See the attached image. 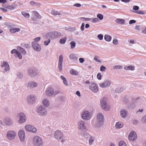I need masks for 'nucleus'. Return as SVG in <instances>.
I'll return each mask as SVG.
<instances>
[{
  "mask_svg": "<svg viewBox=\"0 0 146 146\" xmlns=\"http://www.w3.org/2000/svg\"><path fill=\"white\" fill-rule=\"evenodd\" d=\"M54 137L56 139H59L60 141L62 143L66 141L67 139L63 135V133L60 130H57L54 133Z\"/></svg>",
  "mask_w": 146,
  "mask_h": 146,
  "instance_id": "nucleus-1",
  "label": "nucleus"
},
{
  "mask_svg": "<svg viewBox=\"0 0 146 146\" xmlns=\"http://www.w3.org/2000/svg\"><path fill=\"white\" fill-rule=\"evenodd\" d=\"M61 35V33L58 32H52L46 34L45 37L46 38H49L54 39L60 36Z\"/></svg>",
  "mask_w": 146,
  "mask_h": 146,
  "instance_id": "nucleus-2",
  "label": "nucleus"
},
{
  "mask_svg": "<svg viewBox=\"0 0 146 146\" xmlns=\"http://www.w3.org/2000/svg\"><path fill=\"white\" fill-rule=\"evenodd\" d=\"M33 144L35 146H41L42 144L41 138L38 136L35 137L33 139Z\"/></svg>",
  "mask_w": 146,
  "mask_h": 146,
  "instance_id": "nucleus-3",
  "label": "nucleus"
},
{
  "mask_svg": "<svg viewBox=\"0 0 146 146\" xmlns=\"http://www.w3.org/2000/svg\"><path fill=\"white\" fill-rule=\"evenodd\" d=\"M106 98L105 97L102 99L101 100V105L102 108L105 110L107 111L110 110V107L109 105H107L106 104Z\"/></svg>",
  "mask_w": 146,
  "mask_h": 146,
  "instance_id": "nucleus-4",
  "label": "nucleus"
},
{
  "mask_svg": "<svg viewBox=\"0 0 146 146\" xmlns=\"http://www.w3.org/2000/svg\"><path fill=\"white\" fill-rule=\"evenodd\" d=\"M104 119V116L102 113H99L97 115V120L98 121V126H100L103 124Z\"/></svg>",
  "mask_w": 146,
  "mask_h": 146,
  "instance_id": "nucleus-5",
  "label": "nucleus"
},
{
  "mask_svg": "<svg viewBox=\"0 0 146 146\" xmlns=\"http://www.w3.org/2000/svg\"><path fill=\"white\" fill-rule=\"evenodd\" d=\"M16 135V133L15 131L11 130L7 132V136L9 139L12 140L15 138Z\"/></svg>",
  "mask_w": 146,
  "mask_h": 146,
  "instance_id": "nucleus-6",
  "label": "nucleus"
},
{
  "mask_svg": "<svg viewBox=\"0 0 146 146\" xmlns=\"http://www.w3.org/2000/svg\"><path fill=\"white\" fill-rule=\"evenodd\" d=\"M82 118L85 120H88L90 119L91 117L90 113L87 111H85L83 112L82 114Z\"/></svg>",
  "mask_w": 146,
  "mask_h": 146,
  "instance_id": "nucleus-7",
  "label": "nucleus"
},
{
  "mask_svg": "<svg viewBox=\"0 0 146 146\" xmlns=\"http://www.w3.org/2000/svg\"><path fill=\"white\" fill-rule=\"evenodd\" d=\"M37 111L40 115H45L47 113L45 108L42 106H40L37 109Z\"/></svg>",
  "mask_w": 146,
  "mask_h": 146,
  "instance_id": "nucleus-8",
  "label": "nucleus"
},
{
  "mask_svg": "<svg viewBox=\"0 0 146 146\" xmlns=\"http://www.w3.org/2000/svg\"><path fill=\"white\" fill-rule=\"evenodd\" d=\"M19 120L18 122L20 123L25 122L26 120V116L25 115L22 113H19Z\"/></svg>",
  "mask_w": 146,
  "mask_h": 146,
  "instance_id": "nucleus-9",
  "label": "nucleus"
},
{
  "mask_svg": "<svg viewBox=\"0 0 146 146\" xmlns=\"http://www.w3.org/2000/svg\"><path fill=\"white\" fill-rule=\"evenodd\" d=\"M137 135L136 133L133 131H132L129 134L128 139L131 141H135L137 138Z\"/></svg>",
  "mask_w": 146,
  "mask_h": 146,
  "instance_id": "nucleus-10",
  "label": "nucleus"
},
{
  "mask_svg": "<svg viewBox=\"0 0 146 146\" xmlns=\"http://www.w3.org/2000/svg\"><path fill=\"white\" fill-rule=\"evenodd\" d=\"M26 130L33 132H35L36 131V128L34 126L29 125H27L25 126Z\"/></svg>",
  "mask_w": 146,
  "mask_h": 146,
  "instance_id": "nucleus-11",
  "label": "nucleus"
},
{
  "mask_svg": "<svg viewBox=\"0 0 146 146\" xmlns=\"http://www.w3.org/2000/svg\"><path fill=\"white\" fill-rule=\"evenodd\" d=\"M34 49L37 51H40L41 49L40 46L38 43L36 42H33L32 43Z\"/></svg>",
  "mask_w": 146,
  "mask_h": 146,
  "instance_id": "nucleus-12",
  "label": "nucleus"
},
{
  "mask_svg": "<svg viewBox=\"0 0 146 146\" xmlns=\"http://www.w3.org/2000/svg\"><path fill=\"white\" fill-rule=\"evenodd\" d=\"M90 88L92 92L95 93L97 92L98 90V86L95 84H91L90 86Z\"/></svg>",
  "mask_w": 146,
  "mask_h": 146,
  "instance_id": "nucleus-13",
  "label": "nucleus"
},
{
  "mask_svg": "<svg viewBox=\"0 0 146 146\" xmlns=\"http://www.w3.org/2000/svg\"><path fill=\"white\" fill-rule=\"evenodd\" d=\"M111 84L110 81H106L100 84L99 86L102 88H105L109 86Z\"/></svg>",
  "mask_w": 146,
  "mask_h": 146,
  "instance_id": "nucleus-14",
  "label": "nucleus"
},
{
  "mask_svg": "<svg viewBox=\"0 0 146 146\" xmlns=\"http://www.w3.org/2000/svg\"><path fill=\"white\" fill-rule=\"evenodd\" d=\"M37 72L36 69H30L29 71L28 74L31 77L35 76L36 75Z\"/></svg>",
  "mask_w": 146,
  "mask_h": 146,
  "instance_id": "nucleus-15",
  "label": "nucleus"
},
{
  "mask_svg": "<svg viewBox=\"0 0 146 146\" xmlns=\"http://www.w3.org/2000/svg\"><path fill=\"white\" fill-rule=\"evenodd\" d=\"M46 94L48 96H52L54 94L53 89L51 88H48L46 90Z\"/></svg>",
  "mask_w": 146,
  "mask_h": 146,
  "instance_id": "nucleus-16",
  "label": "nucleus"
},
{
  "mask_svg": "<svg viewBox=\"0 0 146 146\" xmlns=\"http://www.w3.org/2000/svg\"><path fill=\"white\" fill-rule=\"evenodd\" d=\"M63 57L62 55H60L59 57L58 68L59 70L61 71L62 70V62Z\"/></svg>",
  "mask_w": 146,
  "mask_h": 146,
  "instance_id": "nucleus-17",
  "label": "nucleus"
},
{
  "mask_svg": "<svg viewBox=\"0 0 146 146\" xmlns=\"http://www.w3.org/2000/svg\"><path fill=\"white\" fill-rule=\"evenodd\" d=\"M28 102L29 104H33L35 100V98L33 95L29 96L27 98Z\"/></svg>",
  "mask_w": 146,
  "mask_h": 146,
  "instance_id": "nucleus-18",
  "label": "nucleus"
},
{
  "mask_svg": "<svg viewBox=\"0 0 146 146\" xmlns=\"http://www.w3.org/2000/svg\"><path fill=\"white\" fill-rule=\"evenodd\" d=\"M19 135L20 140L22 141L25 139V132L23 130H21L19 132Z\"/></svg>",
  "mask_w": 146,
  "mask_h": 146,
  "instance_id": "nucleus-19",
  "label": "nucleus"
},
{
  "mask_svg": "<svg viewBox=\"0 0 146 146\" xmlns=\"http://www.w3.org/2000/svg\"><path fill=\"white\" fill-rule=\"evenodd\" d=\"M1 66L2 67H5V70L6 71L9 70V65L7 62L6 61L3 62V64L1 65Z\"/></svg>",
  "mask_w": 146,
  "mask_h": 146,
  "instance_id": "nucleus-20",
  "label": "nucleus"
},
{
  "mask_svg": "<svg viewBox=\"0 0 146 146\" xmlns=\"http://www.w3.org/2000/svg\"><path fill=\"white\" fill-rule=\"evenodd\" d=\"M84 122L83 121H81L79 122L78 128L80 129H85V127L84 125Z\"/></svg>",
  "mask_w": 146,
  "mask_h": 146,
  "instance_id": "nucleus-21",
  "label": "nucleus"
},
{
  "mask_svg": "<svg viewBox=\"0 0 146 146\" xmlns=\"http://www.w3.org/2000/svg\"><path fill=\"white\" fill-rule=\"evenodd\" d=\"M37 84L34 82H29L28 84V86L30 88H33L37 86Z\"/></svg>",
  "mask_w": 146,
  "mask_h": 146,
  "instance_id": "nucleus-22",
  "label": "nucleus"
},
{
  "mask_svg": "<svg viewBox=\"0 0 146 146\" xmlns=\"http://www.w3.org/2000/svg\"><path fill=\"white\" fill-rule=\"evenodd\" d=\"M115 21L116 23L121 25H123L125 23V20L122 19H117Z\"/></svg>",
  "mask_w": 146,
  "mask_h": 146,
  "instance_id": "nucleus-23",
  "label": "nucleus"
},
{
  "mask_svg": "<svg viewBox=\"0 0 146 146\" xmlns=\"http://www.w3.org/2000/svg\"><path fill=\"white\" fill-rule=\"evenodd\" d=\"M32 12L33 15L36 17L40 19L42 18L41 16L36 11H32Z\"/></svg>",
  "mask_w": 146,
  "mask_h": 146,
  "instance_id": "nucleus-24",
  "label": "nucleus"
},
{
  "mask_svg": "<svg viewBox=\"0 0 146 146\" xmlns=\"http://www.w3.org/2000/svg\"><path fill=\"white\" fill-rule=\"evenodd\" d=\"M123 126V124L120 122H117L115 125V127L117 128H120Z\"/></svg>",
  "mask_w": 146,
  "mask_h": 146,
  "instance_id": "nucleus-25",
  "label": "nucleus"
},
{
  "mask_svg": "<svg viewBox=\"0 0 146 146\" xmlns=\"http://www.w3.org/2000/svg\"><path fill=\"white\" fill-rule=\"evenodd\" d=\"M124 68L125 70H133L135 69L134 67L132 66H125Z\"/></svg>",
  "mask_w": 146,
  "mask_h": 146,
  "instance_id": "nucleus-26",
  "label": "nucleus"
},
{
  "mask_svg": "<svg viewBox=\"0 0 146 146\" xmlns=\"http://www.w3.org/2000/svg\"><path fill=\"white\" fill-rule=\"evenodd\" d=\"M20 31L19 28H16L10 29V32L12 33H14L16 32H18Z\"/></svg>",
  "mask_w": 146,
  "mask_h": 146,
  "instance_id": "nucleus-27",
  "label": "nucleus"
},
{
  "mask_svg": "<svg viewBox=\"0 0 146 146\" xmlns=\"http://www.w3.org/2000/svg\"><path fill=\"white\" fill-rule=\"evenodd\" d=\"M5 123L7 125H10L12 123V121L10 119L7 118L5 120Z\"/></svg>",
  "mask_w": 146,
  "mask_h": 146,
  "instance_id": "nucleus-28",
  "label": "nucleus"
},
{
  "mask_svg": "<svg viewBox=\"0 0 146 146\" xmlns=\"http://www.w3.org/2000/svg\"><path fill=\"white\" fill-rule=\"evenodd\" d=\"M70 74L73 75H77L78 74V72L77 71L74 70L73 69H72L70 70Z\"/></svg>",
  "mask_w": 146,
  "mask_h": 146,
  "instance_id": "nucleus-29",
  "label": "nucleus"
},
{
  "mask_svg": "<svg viewBox=\"0 0 146 146\" xmlns=\"http://www.w3.org/2000/svg\"><path fill=\"white\" fill-rule=\"evenodd\" d=\"M105 40L108 42L110 41L111 39V36L108 35H105L104 36Z\"/></svg>",
  "mask_w": 146,
  "mask_h": 146,
  "instance_id": "nucleus-30",
  "label": "nucleus"
},
{
  "mask_svg": "<svg viewBox=\"0 0 146 146\" xmlns=\"http://www.w3.org/2000/svg\"><path fill=\"white\" fill-rule=\"evenodd\" d=\"M22 14L25 17L28 18L30 17L29 14L25 12V11H23L21 12Z\"/></svg>",
  "mask_w": 146,
  "mask_h": 146,
  "instance_id": "nucleus-31",
  "label": "nucleus"
},
{
  "mask_svg": "<svg viewBox=\"0 0 146 146\" xmlns=\"http://www.w3.org/2000/svg\"><path fill=\"white\" fill-rule=\"evenodd\" d=\"M43 104L45 106H48L49 104V102L48 100L46 99L44 100L42 102Z\"/></svg>",
  "mask_w": 146,
  "mask_h": 146,
  "instance_id": "nucleus-32",
  "label": "nucleus"
},
{
  "mask_svg": "<svg viewBox=\"0 0 146 146\" xmlns=\"http://www.w3.org/2000/svg\"><path fill=\"white\" fill-rule=\"evenodd\" d=\"M19 49L20 50V52L23 54L25 55L26 54V52L25 51L22 47H19Z\"/></svg>",
  "mask_w": 146,
  "mask_h": 146,
  "instance_id": "nucleus-33",
  "label": "nucleus"
},
{
  "mask_svg": "<svg viewBox=\"0 0 146 146\" xmlns=\"http://www.w3.org/2000/svg\"><path fill=\"white\" fill-rule=\"evenodd\" d=\"M66 37H64L60 39V43L61 44H64L66 42Z\"/></svg>",
  "mask_w": 146,
  "mask_h": 146,
  "instance_id": "nucleus-34",
  "label": "nucleus"
},
{
  "mask_svg": "<svg viewBox=\"0 0 146 146\" xmlns=\"http://www.w3.org/2000/svg\"><path fill=\"white\" fill-rule=\"evenodd\" d=\"M127 111L125 110H123L121 111V115L123 117H124L126 114Z\"/></svg>",
  "mask_w": 146,
  "mask_h": 146,
  "instance_id": "nucleus-35",
  "label": "nucleus"
},
{
  "mask_svg": "<svg viewBox=\"0 0 146 146\" xmlns=\"http://www.w3.org/2000/svg\"><path fill=\"white\" fill-rule=\"evenodd\" d=\"M51 13L54 15H60V13L57 11L55 10H52L51 11Z\"/></svg>",
  "mask_w": 146,
  "mask_h": 146,
  "instance_id": "nucleus-36",
  "label": "nucleus"
},
{
  "mask_svg": "<svg viewBox=\"0 0 146 146\" xmlns=\"http://www.w3.org/2000/svg\"><path fill=\"white\" fill-rule=\"evenodd\" d=\"M70 58L74 60H76L77 59L76 55L74 54H71L70 55Z\"/></svg>",
  "mask_w": 146,
  "mask_h": 146,
  "instance_id": "nucleus-37",
  "label": "nucleus"
},
{
  "mask_svg": "<svg viewBox=\"0 0 146 146\" xmlns=\"http://www.w3.org/2000/svg\"><path fill=\"white\" fill-rule=\"evenodd\" d=\"M119 146H127L126 143L123 141H120L119 143Z\"/></svg>",
  "mask_w": 146,
  "mask_h": 146,
  "instance_id": "nucleus-38",
  "label": "nucleus"
},
{
  "mask_svg": "<svg viewBox=\"0 0 146 146\" xmlns=\"http://www.w3.org/2000/svg\"><path fill=\"white\" fill-rule=\"evenodd\" d=\"M70 44H71V47L72 49L74 48L76 46V43L74 41H72L70 42Z\"/></svg>",
  "mask_w": 146,
  "mask_h": 146,
  "instance_id": "nucleus-39",
  "label": "nucleus"
},
{
  "mask_svg": "<svg viewBox=\"0 0 146 146\" xmlns=\"http://www.w3.org/2000/svg\"><path fill=\"white\" fill-rule=\"evenodd\" d=\"M134 12L135 13L137 14H141V15H143V14H145V12H144V11H141V10L136 11H134Z\"/></svg>",
  "mask_w": 146,
  "mask_h": 146,
  "instance_id": "nucleus-40",
  "label": "nucleus"
},
{
  "mask_svg": "<svg viewBox=\"0 0 146 146\" xmlns=\"http://www.w3.org/2000/svg\"><path fill=\"white\" fill-rule=\"evenodd\" d=\"M97 17L99 18L100 20L103 19L104 18L103 16V15L100 14H98L97 15Z\"/></svg>",
  "mask_w": 146,
  "mask_h": 146,
  "instance_id": "nucleus-41",
  "label": "nucleus"
},
{
  "mask_svg": "<svg viewBox=\"0 0 146 146\" xmlns=\"http://www.w3.org/2000/svg\"><path fill=\"white\" fill-rule=\"evenodd\" d=\"M6 8L10 10H13L15 9V6L13 5H8L7 6Z\"/></svg>",
  "mask_w": 146,
  "mask_h": 146,
  "instance_id": "nucleus-42",
  "label": "nucleus"
},
{
  "mask_svg": "<svg viewBox=\"0 0 146 146\" xmlns=\"http://www.w3.org/2000/svg\"><path fill=\"white\" fill-rule=\"evenodd\" d=\"M94 137H91L89 139V143L90 145L94 141Z\"/></svg>",
  "mask_w": 146,
  "mask_h": 146,
  "instance_id": "nucleus-43",
  "label": "nucleus"
},
{
  "mask_svg": "<svg viewBox=\"0 0 146 146\" xmlns=\"http://www.w3.org/2000/svg\"><path fill=\"white\" fill-rule=\"evenodd\" d=\"M50 39H48L47 41H45L44 42V45L47 46L48 44L50 42Z\"/></svg>",
  "mask_w": 146,
  "mask_h": 146,
  "instance_id": "nucleus-44",
  "label": "nucleus"
},
{
  "mask_svg": "<svg viewBox=\"0 0 146 146\" xmlns=\"http://www.w3.org/2000/svg\"><path fill=\"white\" fill-rule=\"evenodd\" d=\"M17 54H16L17 55V56L20 59H21L22 58V56L21 54L20 53V52L18 51V52H17Z\"/></svg>",
  "mask_w": 146,
  "mask_h": 146,
  "instance_id": "nucleus-45",
  "label": "nucleus"
},
{
  "mask_svg": "<svg viewBox=\"0 0 146 146\" xmlns=\"http://www.w3.org/2000/svg\"><path fill=\"white\" fill-rule=\"evenodd\" d=\"M122 67L121 66H119V65L115 66L113 67V68L115 69H122Z\"/></svg>",
  "mask_w": 146,
  "mask_h": 146,
  "instance_id": "nucleus-46",
  "label": "nucleus"
},
{
  "mask_svg": "<svg viewBox=\"0 0 146 146\" xmlns=\"http://www.w3.org/2000/svg\"><path fill=\"white\" fill-rule=\"evenodd\" d=\"M98 19L97 18H94L92 19L91 22L92 23H95L98 22Z\"/></svg>",
  "mask_w": 146,
  "mask_h": 146,
  "instance_id": "nucleus-47",
  "label": "nucleus"
},
{
  "mask_svg": "<svg viewBox=\"0 0 146 146\" xmlns=\"http://www.w3.org/2000/svg\"><path fill=\"white\" fill-rule=\"evenodd\" d=\"M106 69V68L103 66L102 65L100 68V70L101 71H104Z\"/></svg>",
  "mask_w": 146,
  "mask_h": 146,
  "instance_id": "nucleus-48",
  "label": "nucleus"
},
{
  "mask_svg": "<svg viewBox=\"0 0 146 146\" xmlns=\"http://www.w3.org/2000/svg\"><path fill=\"white\" fill-rule=\"evenodd\" d=\"M103 36L101 34L98 35V37L100 40H102L103 39Z\"/></svg>",
  "mask_w": 146,
  "mask_h": 146,
  "instance_id": "nucleus-49",
  "label": "nucleus"
},
{
  "mask_svg": "<svg viewBox=\"0 0 146 146\" xmlns=\"http://www.w3.org/2000/svg\"><path fill=\"white\" fill-rule=\"evenodd\" d=\"M133 9L134 10H137L139 9V7L137 6H133Z\"/></svg>",
  "mask_w": 146,
  "mask_h": 146,
  "instance_id": "nucleus-50",
  "label": "nucleus"
},
{
  "mask_svg": "<svg viewBox=\"0 0 146 146\" xmlns=\"http://www.w3.org/2000/svg\"><path fill=\"white\" fill-rule=\"evenodd\" d=\"M30 4L31 5H40V3H36L33 1H31L30 2Z\"/></svg>",
  "mask_w": 146,
  "mask_h": 146,
  "instance_id": "nucleus-51",
  "label": "nucleus"
},
{
  "mask_svg": "<svg viewBox=\"0 0 146 146\" xmlns=\"http://www.w3.org/2000/svg\"><path fill=\"white\" fill-rule=\"evenodd\" d=\"M84 136L86 138H88L90 137V135L88 133H84Z\"/></svg>",
  "mask_w": 146,
  "mask_h": 146,
  "instance_id": "nucleus-52",
  "label": "nucleus"
},
{
  "mask_svg": "<svg viewBox=\"0 0 146 146\" xmlns=\"http://www.w3.org/2000/svg\"><path fill=\"white\" fill-rule=\"evenodd\" d=\"M18 52V51H17V50L16 49H13L11 51V53L12 54H14L15 53L16 54H17V52Z\"/></svg>",
  "mask_w": 146,
  "mask_h": 146,
  "instance_id": "nucleus-53",
  "label": "nucleus"
},
{
  "mask_svg": "<svg viewBox=\"0 0 146 146\" xmlns=\"http://www.w3.org/2000/svg\"><path fill=\"white\" fill-rule=\"evenodd\" d=\"M97 77L98 78L99 80H100L101 79L102 77L101 76V73H98L97 75Z\"/></svg>",
  "mask_w": 146,
  "mask_h": 146,
  "instance_id": "nucleus-54",
  "label": "nucleus"
},
{
  "mask_svg": "<svg viewBox=\"0 0 146 146\" xmlns=\"http://www.w3.org/2000/svg\"><path fill=\"white\" fill-rule=\"evenodd\" d=\"M142 120L143 122L146 123V115L142 118Z\"/></svg>",
  "mask_w": 146,
  "mask_h": 146,
  "instance_id": "nucleus-55",
  "label": "nucleus"
},
{
  "mask_svg": "<svg viewBox=\"0 0 146 146\" xmlns=\"http://www.w3.org/2000/svg\"><path fill=\"white\" fill-rule=\"evenodd\" d=\"M136 22V21L135 20H132L129 21V23L130 24H131L132 23H135Z\"/></svg>",
  "mask_w": 146,
  "mask_h": 146,
  "instance_id": "nucleus-56",
  "label": "nucleus"
},
{
  "mask_svg": "<svg viewBox=\"0 0 146 146\" xmlns=\"http://www.w3.org/2000/svg\"><path fill=\"white\" fill-rule=\"evenodd\" d=\"M40 39V37H37L35 38L34 39V41L35 42H38L39 41Z\"/></svg>",
  "mask_w": 146,
  "mask_h": 146,
  "instance_id": "nucleus-57",
  "label": "nucleus"
},
{
  "mask_svg": "<svg viewBox=\"0 0 146 146\" xmlns=\"http://www.w3.org/2000/svg\"><path fill=\"white\" fill-rule=\"evenodd\" d=\"M113 43L114 44H118V40L117 39H115L113 41Z\"/></svg>",
  "mask_w": 146,
  "mask_h": 146,
  "instance_id": "nucleus-58",
  "label": "nucleus"
},
{
  "mask_svg": "<svg viewBox=\"0 0 146 146\" xmlns=\"http://www.w3.org/2000/svg\"><path fill=\"white\" fill-rule=\"evenodd\" d=\"M94 59L96 61L98 62H100V61L98 59V57L96 56L94 58Z\"/></svg>",
  "mask_w": 146,
  "mask_h": 146,
  "instance_id": "nucleus-59",
  "label": "nucleus"
},
{
  "mask_svg": "<svg viewBox=\"0 0 146 146\" xmlns=\"http://www.w3.org/2000/svg\"><path fill=\"white\" fill-rule=\"evenodd\" d=\"M80 62L81 63H82L84 61V60L83 58H80L79 59Z\"/></svg>",
  "mask_w": 146,
  "mask_h": 146,
  "instance_id": "nucleus-60",
  "label": "nucleus"
},
{
  "mask_svg": "<svg viewBox=\"0 0 146 146\" xmlns=\"http://www.w3.org/2000/svg\"><path fill=\"white\" fill-rule=\"evenodd\" d=\"M0 10H2V11L4 12H6L7 11V10L6 9L2 7L0 8Z\"/></svg>",
  "mask_w": 146,
  "mask_h": 146,
  "instance_id": "nucleus-61",
  "label": "nucleus"
},
{
  "mask_svg": "<svg viewBox=\"0 0 146 146\" xmlns=\"http://www.w3.org/2000/svg\"><path fill=\"white\" fill-rule=\"evenodd\" d=\"M74 6L76 7H80L81 6V5L80 3H76L74 5Z\"/></svg>",
  "mask_w": 146,
  "mask_h": 146,
  "instance_id": "nucleus-62",
  "label": "nucleus"
},
{
  "mask_svg": "<svg viewBox=\"0 0 146 146\" xmlns=\"http://www.w3.org/2000/svg\"><path fill=\"white\" fill-rule=\"evenodd\" d=\"M120 90H121L120 88H118L115 90V92H116L117 93H119V92H121Z\"/></svg>",
  "mask_w": 146,
  "mask_h": 146,
  "instance_id": "nucleus-63",
  "label": "nucleus"
},
{
  "mask_svg": "<svg viewBox=\"0 0 146 146\" xmlns=\"http://www.w3.org/2000/svg\"><path fill=\"white\" fill-rule=\"evenodd\" d=\"M84 23H82L81 27V29L82 31H83L84 29Z\"/></svg>",
  "mask_w": 146,
  "mask_h": 146,
  "instance_id": "nucleus-64",
  "label": "nucleus"
}]
</instances>
